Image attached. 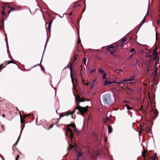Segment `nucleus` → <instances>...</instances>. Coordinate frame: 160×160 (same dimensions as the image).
Returning a JSON list of instances; mask_svg holds the SVG:
<instances>
[{"label": "nucleus", "instance_id": "63", "mask_svg": "<svg viewBox=\"0 0 160 160\" xmlns=\"http://www.w3.org/2000/svg\"><path fill=\"white\" fill-rule=\"evenodd\" d=\"M44 69V68H41V69Z\"/></svg>", "mask_w": 160, "mask_h": 160}, {"label": "nucleus", "instance_id": "34", "mask_svg": "<svg viewBox=\"0 0 160 160\" xmlns=\"http://www.w3.org/2000/svg\"><path fill=\"white\" fill-rule=\"evenodd\" d=\"M98 71L100 73H104L103 70L101 68L99 69Z\"/></svg>", "mask_w": 160, "mask_h": 160}, {"label": "nucleus", "instance_id": "11", "mask_svg": "<svg viewBox=\"0 0 160 160\" xmlns=\"http://www.w3.org/2000/svg\"><path fill=\"white\" fill-rule=\"evenodd\" d=\"M147 153V151L143 148V150L142 153V156L143 158L146 157V155Z\"/></svg>", "mask_w": 160, "mask_h": 160}, {"label": "nucleus", "instance_id": "22", "mask_svg": "<svg viewBox=\"0 0 160 160\" xmlns=\"http://www.w3.org/2000/svg\"><path fill=\"white\" fill-rule=\"evenodd\" d=\"M95 80H93L92 82V83H91L90 84V89H92L93 87V86L94 85V82H95Z\"/></svg>", "mask_w": 160, "mask_h": 160}, {"label": "nucleus", "instance_id": "16", "mask_svg": "<svg viewBox=\"0 0 160 160\" xmlns=\"http://www.w3.org/2000/svg\"><path fill=\"white\" fill-rule=\"evenodd\" d=\"M151 63H149V64L148 65L147 68H148V70L147 72V73H149V71L150 70L151 68H152V65H151Z\"/></svg>", "mask_w": 160, "mask_h": 160}, {"label": "nucleus", "instance_id": "31", "mask_svg": "<svg viewBox=\"0 0 160 160\" xmlns=\"http://www.w3.org/2000/svg\"><path fill=\"white\" fill-rule=\"evenodd\" d=\"M139 63V59H138V58H137L135 60V63L136 64H137L138 65V64Z\"/></svg>", "mask_w": 160, "mask_h": 160}, {"label": "nucleus", "instance_id": "54", "mask_svg": "<svg viewBox=\"0 0 160 160\" xmlns=\"http://www.w3.org/2000/svg\"><path fill=\"white\" fill-rule=\"evenodd\" d=\"M76 59V58L75 57H74V60L73 61V62H74L75 61V60Z\"/></svg>", "mask_w": 160, "mask_h": 160}, {"label": "nucleus", "instance_id": "46", "mask_svg": "<svg viewBox=\"0 0 160 160\" xmlns=\"http://www.w3.org/2000/svg\"><path fill=\"white\" fill-rule=\"evenodd\" d=\"M133 55V54H131L129 55V58H128V59H130L131 58H132V57Z\"/></svg>", "mask_w": 160, "mask_h": 160}, {"label": "nucleus", "instance_id": "35", "mask_svg": "<svg viewBox=\"0 0 160 160\" xmlns=\"http://www.w3.org/2000/svg\"><path fill=\"white\" fill-rule=\"evenodd\" d=\"M158 71V68H155V69L154 70L153 73H155V75H156L157 74V72Z\"/></svg>", "mask_w": 160, "mask_h": 160}, {"label": "nucleus", "instance_id": "62", "mask_svg": "<svg viewBox=\"0 0 160 160\" xmlns=\"http://www.w3.org/2000/svg\"><path fill=\"white\" fill-rule=\"evenodd\" d=\"M81 46L82 47H83V46H82V45H81Z\"/></svg>", "mask_w": 160, "mask_h": 160}, {"label": "nucleus", "instance_id": "58", "mask_svg": "<svg viewBox=\"0 0 160 160\" xmlns=\"http://www.w3.org/2000/svg\"><path fill=\"white\" fill-rule=\"evenodd\" d=\"M117 83L118 84V85H120V84H121V82H117Z\"/></svg>", "mask_w": 160, "mask_h": 160}, {"label": "nucleus", "instance_id": "59", "mask_svg": "<svg viewBox=\"0 0 160 160\" xmlns=\"http://www.w3.org/2000/svg\"><path fill=\"white\" fill-rule=\"evenodd\" d=\"M2 117L4 118H5V115L4 114H3L2 115Z\"/></svg>", "mask_w": 160, "mask_h": 160}, {"label": "nucleus", "instance_id": "23", "mask_svg": "<svg viewBox=\"0 0 160 160\" xmlns=\"http://www.w3.org/2000/svg\"><path fill=\"white\" fill-rule=\"evenodd\" d=\"M118 42H117L116 43L114 44V48H115V49H116V50L117 49V48L119 46L120 47V44H118Z\"/></svg>", "mask_w": 160, "mask_h": 160}, {"label": "nucleus", "instance_id": "7", "mask_svg": "<svg viewBox=\"0 0 160 160\" xmlns=\"http://www.w3.org/2000/svg\"><path fill=\"white\" fill-rule=\"evenodd\" d=\"M75 98H76V100L77 101H78V103H77V104L78 103L79 105V102H85V100H84V99L80 98V96L79 95H78L77 96H75Z\"/></svg>", "mask_w": 160, "mask_h": 160}, {"label": "nucleus", "instance_id": "26", "mask_svg": "<svg viewBox=\"0 0 160 160\" xmlns=\"http://www.w3.org/2000/svg\"><path fill=\"white\" fill-rule=\"evenodd\" d=\"M135 79V77L134 76L132 77L130 79H127V81H131Z\"/></svg>", "mask_w": 160, "mask_h": 160}, {"label": "nucleus", "instance_id": "51", "mask_svg": "<svg viewBox=\"0 0 160 160\" xmlns=\"http://www.w3.org/2000/svg\"><path fill=\"white\" fill-rule=\"evenodd\" d=\"M157 34H158V32H156V39H158Z\"/></svg>", "mask_w": 160, "mask_h": 160}, {"label": "nucleus", "instance_id": "5", "mask_svg": "<svg viewBox=\"0 0 160 160\" xmlns=\"http://www.w3.org/2000/svg\"><path fill=\"white\" fill-rule=\"evenodd\" d=\"M103 99L104 100V103L108 104L111 101V98L108 95H105L103 97Z\"/></svg>", "mask_w": 160, "mask_h": 160}, {"label": "nucleus", "instance_id": "37", "mask_svg": "<svg viewBox=\"0 0 160 160\" xmlns=\"http://www.w3.org/2000/svg\"><path fill=\"white\" fill-rule=\"evenodd\" d=\"M127 90L130 91L131 92H132L133 91V90L131 88H129L128 87H127Z\"/></svg>", "mask_w": 160, "mask_h": 160}, {"label": "nucleus", "instance_id": "49", "mask_svg": "<svg viewBox=\"0 0 160 160\" xmlns=\"http://www.w3.org/2000/svg\"><path fill=\"white\" fill-rule=\"evenodd\" d=\"M143 130V129H142V128H141L140 131H139V133L140 134L141 133L142 131Z\"/></svg>", "mask_w": 160, "mask_h": 160}, {"label": "nucleus", "instance_id": "6", "mask_svg": "<svg viewBox=\"0 0 160 160\" xmlns=\"http://www.w3.org/2000/svg\"><path fill=\"white\" fill-rule=\"evenodd\" d=\"M126 38L125 37H123V38L121 39L118 42V44H120V48H122L124 46V44L126 42Z\"/></svg>", "mask_w": 160, "mask_h": 160}, {"label": "nucleus", "instance_id": "52", "mask_svg": "<svg viewBox=\"0 0 160 160\" xmlns=\"http://www.w3.org/2000/svg\"><path fill=\"white\" fill-rule=\"evenodd\" d=\"M4 34H5V36L6 37H7V34H6V32H5V30H4Z\"/></svg>", "mask_w": 160, "mask_h": 160}, {"label": "nucleus", "instance_id": "42", "mask_svg": "<svg viewBox=\"0 0 160 160\" xmlns=\"http://www.w3.org/2000/svg\"><path fill=\"white\" fill-rule=\"evenodd\" d=\"M134 48H132L130 50V51L131 52H132L134 51Z\"/></svg>", "mask_w": 160, "mask_h": 160}, {"label": "nucleus", "instance_id": "1", "mask_svg": "<svg viewBox=\"0 0 160 160\" xmlns=\"http://www.w3.org/2000/svg\"><path fill=\"white\" fill-rule=\"evenodd\" d=\"M88 106L85 107H82L80 106V105H79V104L78 103L77 104V107H76L72 112H70L69 111H68L66 112L60 113L59 115V119H60L63 116H68L70 115H72L75 112V111L77 109H78L81 115H84L85 113L87 112L88 111Z\"/></svg>", "mask_w": 160, "mask_h": 160}, {"label": "nucleus", "instance_id": "57", "mask_svg": "<svg viewBox=\"0 0 160 160\" xmlns=\"http://www.w3.org/2000/svg\"><path fill=\"white\" fill-rule=\"evenodd\" d=\"M147 127L146 128V130H147L148 132L149 131H149H150V130H149L148 129V130H147Z\"/></svg>", "mask_w": 160, "mask_h": 160}, {"label": "nucleus", "instance_id": "2", "mask_svg": "<svg viewBox=\"0 0 160 160\" xmlns=\"http://www.w3.org/2000/svg\"><path fill=\"white\" fill-rule=\"evenodd\" d=\"M69 127H71L74 128H75V127H76V126L74 123H72L69 125H68V128L66 130V132L65 133L66 136L67 137H69L71 140V141L68 142V143L69 144V146L68 148V150L70 151L71 149L73 148L74 146L72 145V139H73L74 134L72 131L69 128Z\"/></svg>", "mask_w": 160, "mask_h": 160}, {"label": "nucleus", "instance_id": "17", "mask_svg": "<svg viewBox=\"0 0 160 160\" xmlns=\"http://www.w3.org/2000/svg\"><path fill=\"white\" fill-rule=\"evenodd\" d=\"M153 113L155 115V116L153 117V119H155L158 115V111L157 110H156Z\"/></svg>", "mask_w": 160, "mask_h": 160}, {"label": "nucleus", "instance_id": "43", "mask_svg": "<svg viewBox=\"0 0 160 160\" xmlns=\"http://www.w3.org/2000/svg\"><path fill=\"white\" fill-rule=\"evenodd\" d=\"M68 14H69V15L70 16V18H71V19H72V13L71 12L70 13Z\"/></svg>", "mask_w": 160, "mask_h": 160}, {"label": "nucleus", "instance_id": "29", "mask_svg": "<svg viewBox=\"0 0 160 160\" xmlns=\"http://www.w3.org/2000/svg\"><path fill=\"white\" fill-rule=\"evenodd\" d=\"M125 106L127 108V109H129V110H131V109H132V108L131 107H129V105H128V104L126 105Z\"/></svg>", "mask_w": 160, "mask_h": 160}, {"label": "nucleus", "instance_id": "45", "mask_svg": "<svg viewBox=\"0 0 160 160\" xmlns=\"http://www.w3.org/2000/svg\"><path fill=\"white\" fill-rule=\"evenodd\" d=\"M20 156L19 155H18L17 156V158H16V160H18V159L19 158Z\"/></svg>", "mask_w": 160, "mask_h": 160}, {"label": "nucleus", "instance_id": "47", "mask_svg": "<svg viewBox=\"0 0 160 160\" xmlns=\"http://www.w3.org/2000/svg\"><path fill=\"white\" fill-rule=\"evenodd\" d=\"M74 131L75 132H77V128H76V127H75V128H74Z\"/></svg>", "mask_w": 160, "mask_h": 160}, {"label": "nucleus", "instance_id": "25", "mask_svg": "<svg viewBox=\"0 0 160 160\" xmlns=\"http://www.w3.org/2000/svg\"><path fill=\"white\" fill-rule=\"evenodd\" d=\"M106 74L105 73H103L102 78H103V80H104L105 79L107 78H106Z\"/></svg>", "mask_w": 160, "mask_h": 160}, {"label": "nucleus", "instance_id": "21", "mask_svg": "<svg viewBox=\"0 0 160 160\" xmlns=\"http://www.w3.org/2000/svg\"><path fill=\"white\" fill-rule=\"evenodd\" d=\"M82 155V153L81 152H78V158L76 159V160H79V158Z\"/></svg>", "mask_w": 160, "mask_h": 160}, {"label": "nucleus", "instance_id": "48", "mask_svg": "<svg viewBox=\"0 0 160 160\" xmlns=\"http://www.w3.org/2000/svg\"><path fill=\"white\" fill-rule=\"evenodd\" d=\"M95 70V69H94V70H91L90 73H93L94 72Z\"/></svg>", "mask_w": 160, "mask_h": 160}, {"label": "nucleus", "instance_id": "13", "mask_svg": "<svg viewBox=\"0 0 160 160\" xmlns=\"http://www.w3.org/2000/svg\"><path fill=\"white\" fill-rule=\"evenodd\" d=\"M107 50L109 51H111V50L110 49H113L114 48V46L112 45H108L107 46Z\"/></svg>", "mask_w": 160, "mask_h": 160}, {"label": "nucleus", "instance_id": "15", "mask_svg": "<svg viewBox=\"0 0 160 160\" xmlns=\"http://www.w3.org/2000/svg\"><path fill=\"white\" fill-rule=\"evenodd\" d=\"M146 57L148 58H149L151 59L149 61V63L152 62V61L154 60H155V59H154V57L153 58H152V55H147L146 56Z\"/></svg>", "mask_w": 160, "mask_h": 160}, {"label": "nucleus", "instance_id": "56", "mask_svg": "<svg viewBox=\"0 0 160 160\" xmlns=\"http://www.w3.org/2000/svg\"><path fill=\"white\" fill-rule=\"evenodd\" d=\"M20 138V136H19V137H18V138L17 141H18V142Z\"/></svg>", "mask_w": 160, "mask_h": 160}, {"label": "nucleus", "instance_id": "50", "mask_svg": "<svg viewBox=\"0 0 160 160\" xmlns=\"http://www.w3.org/2000/svg\"><path fill=\"white\" fill-rule=\"evenodd\" d=\"M53 127V124H52L49 128L48 129H50V128H52Z\"/></svg>", "mask_w": 160, "mask_h": 160}, {"label": "nucleus", "instance_id": "44", "mask_svg": "<svg viewBox=\"0 0 160 160\" xmlns=\"http://www.w3.org/2000/svg\"><path fill=\"white\" fill-rule=\"evenodd\" d=\"M2 128L3 131L5 130L4 126L3 125H2Z\"/></svg>", "mask_w": 160, "mask_h": 160}, {"label": "nucleus", "instance_id": "3", "mask_svg": "<svg viewBox=\"0 0 160 160\" xmlns=\"http://www.w3.org/2000/svg\"><path fill=\"white\" fill-rule=\"evenodd\" d=\"M2 15H6V10H7V9L8 8H10L11 9L10 10H8V14L11 11L16 10V9L14 8L11 7L9 6H8V7H7V6L6 5H3L2 6Z\"/></svg>", "mask_w": 160, "mask_h": 160}, {"label": "nucleus", "instance_id": "19", "mask_svg": "<svg viewBox=\"0 0 160 160\" xmlns=\"http://www.w3.org/2000/svg\"><path fill=\"white\" fill-rule=\"evenodd\" d=\"M108 131L109 133H111L112 132V129L111 126L108 125Z\"/></svg>", "mask_w": 160, "mask_h": 160}, {"label": "nucleus", "instance_id": "33", "mask_svg": "<svg viewBox=\"0 0 160 160\" xmlns=\"http://www.w3.org/2000/svg\"><path fill=\"white\" fill-rule=\"evenodd\" d=\"M7 62H8V64H9L10 63H13L14 64L16 63L15 62H14V61H12V60H10V61H8Z\"/></svg>", "mask_w": 160, "mask_h": 160}, {"label": "nucleus", "instance_id": "9", "mask_svg": "<svg viewBox=\"0 0 160 160\" xmlns=\"http://www.w3.org/2000/svg\"><path fill=\"white\" fill-rule=\"evenodd\" d=\"M146 20V18L145 17H144L142 21L140 23L139 26H138L137 28V30H139L140 28L141 27V26L145 22Z\"/></svg>", "mask_w": 160, "mask_h": 160}, {"label": "nucleus", "instance_id": "38", "mask_svg": "<svg viewBox=\"0 0 160 160\" xmlns=\"http://www.w3.org/2000/svg\"><path fill=\"white\" fill-rule=\"evenodd\" d=\"M127 81V79H124L123 80L120 81L121 84H123V83Z\"/></svg>", "mask_w": 160, "mask_h": 160}, {"label": "nucleus", "instance_id": "28", "mask_svg": "<svg viewBox=\"0 0 160 160\" xmlns=\"http://www.w3.org/2000/svg\"><path fill=\"white\" fill-rule=\"evenodd\" d=\"M82 82L84 85H88V83H86V81L84 80H83V79L82 80Z\"/></svg>", "mask_w": 160, "mask_h": 160}, {"label": "nucleus", "instance_id": "41", "mask_svg": "<svg viewBox=\"0 0 160 160\" xmlns=\"http://www.w3.org/2000/svg\"><path fill=\"white\" fill-rule=\"evenodd\" d=\"M115 51H116V49H115V50H114V51H112L111 50V51H110V53H111V54H113V53H114L115 52Z\"/></svg>", "mask_w": 160, "mask_h": 160}, {"label": "nucleus", "instance_id": "39", "mask_svg": "<svg viewBox=\"0 0 160 160\" xmlns=\"http://www.w3.org/2000/svg\"><path fill=\"white\" fill-rule=\"evenodd\" d=\"M29 114H27V115H26V114H24V115H23V117L24 118H26L27 116H29Z\"/></svg>", "mask_w": 160, "mask_h": 160}, {"label": "nucleus", "instance_id": "4", "mask_svg": "<svg viewBox=\"0 0 160 160\" xmlns=\"http://www.w3.org/2000/svg\"><path fill=\"white\" fill-rule=\"evenodd\" d=\"M157 48H156L155 49H154L153 52V55L154 56V59H155V60L156 61V63H155V67H156V64L157 62L159 61V59L158 57V53L157 52Z\"/></svg>", "mask_w": 160, "mask_h": 160}, {"label": "nucleus", "instance_id": "8", "mask_svg": "<svg viewBox=\"0 0 160 160\" xmlns=\"http://www.w3.org/2000/svg\"><path fill=\"white\" fill-rule=\"evenodd\" d=\"M72 63L70 66V73H71V77L72 79V83H73V85L74 84V80L73 79V78L72 76Z\"/></svg>", "mask_w": 160, "mask_h": 160}, {"label": "nucleus", "instance_id": "18", "mask_svg": "<svg viewBox=\"0 0 160 160\" xmlns=\"http://www.w3.org/2000/svg\"><path fill=\"white\" fill-rule=\"evenodd\" d=\"M52 22V20H51L49 21V22L48 23V30H50L51 29V27Z\"/></svg>", "mask_w": 160, "mask_h": 160}, {"label": "nucleus", "instance_id": "24", "mask_svg": "<svg viewBox=\"0 0 160 160\" xmlns=\"http://www.w3.org/2000/svg\"><path fill=\"white\" fill-rule=\"evenodd\" d=\"M20 120H21V123H25V121L23 120V118H22V116L21 115H20Z\"/></svg>", "mask_w": 160, "mask_h": 160}, {"label": "nucleus", "instance_id": "53", "mask_svg": "<svg viewBox=\"0 0 160 160\" xmlns=\"http://www.w3.org/2000/svg\"><path fill=\"white\" fill-rule=\"evenodd\" d=\"M149 155H150V154H149V153H148V152H147V154H146V156L149 157Z\"/></svg>", "mask_w": 160, "mask_h": 160}, {"label": "nucleus", "instance_id": "55", "mask_svg": "<svg viewBox=\"0 0 160 160\" xmlns=\"http://www.w3.org/2000/svg\"><path fill=\"white\" fill-rule=\"evenodd\" d=\"M20 138V136H19V137H18V138L17 141H18V142Z\"/></svg>", "mask_w": 160, "mask_h": 160}, {"label": "nucleus", "instance_id": "20", "mask_svg": "<svg viewBox=\"0 0 160 160\" xmlns=\"http://www.w3.org/2000/svg\"><path fill=\"white\" fill-rule=\"evenodd\" d=\"M6 62H5L4 63L1 64L0 65V69H2V68H4L6 67V65L8 64V63H6Z\"/></svg>", "mask_w": 160, "mask_h": 160}, {"label": "nucleus", "instance_id": "27", "mask_svg": "<svg viewBox=\"0 0 160 160\" xmlns=\"http://www.w3.org/2000/svg\"><path fill=\"white\" fill-rule=\"evenodd\" d=\"M79 32H78V44H79L81 42V40H80V38H79Z\"/></svg>", "mask_w": 160, "mask_h": 160}, {"label": "nucleus", "instance_id": "32", "mask_svg": "<svg viewBox=\"0 0 160 160\" xmlns=\"http://www.w3.org/2000/svg\"><path fill=\"white\" fill-rule=\"evenodd\" d=\"M107 121H110V119L108 117H107L106 118L104 119V122H105V123H106Z\"/></svg>", "mask_w": 160, "mask_h": 160}, {"label": "nucleus", "instance_id": "30", "mask_svg": "<svg viewBox=\"0 0 160 160\" xmlns=\"http://www.w3.org/2000/svg\"><path fill=\"white\" fill-rule=\"evenodd\" d=\"M86 58H84L83 60V64L85 65H86Z\"/></svg>", "mask_w": 160, "mask_h": 160}, {"label": "nucleus", "instance_id": "36", "mask_svg": "<svg viewBox=\"0 0 160 160\" xmlns=\"http://www.w3.org/2000/svg\"><path fill=\"white\" fill-rule=\"evenodd\" d=\"M81 70H80L81 72L80 73V76H82V74L81 73V72H83V71H82V65H81Z\"/></svg>", "mask_w": 160, "mask_h": 160}, {"label": "nucleus", "instance_id": "14", "mask_svg": "<svg viewBox=\"0 0 160 160\" xmlns=\"http://www.w3.org/2000/svg\"><path fill=\"white\" fill-rule=\"evenodd\" d=\"M4 28V21L0 20V29L2 30Z\"/></svg>", "mask_w": 160, "mask_h": 160}, {"label": "nucleus", "instance_id": "60", "mask_svg": "<svg viewBox=\"0 0 160 160\" xmlns=\"http://www.w3.org/2000/svg\"><path fill=\"white\" fill-rule=\"evenodd\" d=\"M143 158V159H144V160H146V157H145V158Z\"/></svg>", "mask_w": 160, "mask_h": 160}, {"label": "nucleus", "instance_id": "10", "mask_svg": "<svg viewBox=\"0 0 160 160\" xmlns=\"http://www.w3.org/2000/svg\"><path fill=\"white\" fill-rule=\"evenodd\" d=\"M157 157L156 153L154 154L153 155L149 157L148 158V160H156V157Z\"/></svg>", "mask_w": 160, "mask_h": 160}, {"label": "nucleus", "instance_id": "40", "mask_svg": "<svg viewBox=\"0 0 160 160\" xmlns=\"http://www.w3.org/2000/svg\"><path fill=\"white\" fill-rule=\"evenodd\" d=\"M18 143V141H16L15 143L13 145V147L15 148V147L17 145Z\"/></svg>", "mask_w": 160, "mask_h": 160}, {"label": "nucleus", "instance_id": "64", "mask_svg": "<svg viewBox=\"0 0 160 160\" xmlns=\"http://www.w3.org/2000/svg\"><path fill=\"white\" fill-rule=\"evenodd\" d=\"M44 69V68H41V69Z\"/></svg>", "mask_w": 160, "mask_h": 160}, {"label": "nucleus", "instance_id": "12", "mask_svg": "<svg viewBox=\"0 0 160 160\" xmlns=\"http://www.w3.org/2000/svg\"><path fill=\"white\" fill-rule=\"evenodd\" d=\"M103 82H104L105 85H108V84H111L113 83L112 82H111L110 81H108L107 78L103 80Z\"/></svg>", "mask_w": 160, "mask_h": 160}, {"label": "nucleus", "instance_id": "61", "mask_svg": "<svg viewBox=\"0 0 160 160\" xmlns=\"http://www.w3.org/2000/svg\"><path fill=\"white\" fill-rule=\"evenodd\" d=\"M72 118L74 119V117L72 115Z\"/></svg>", "mask_w": 160, "mask_h": 160}]
</instances>
